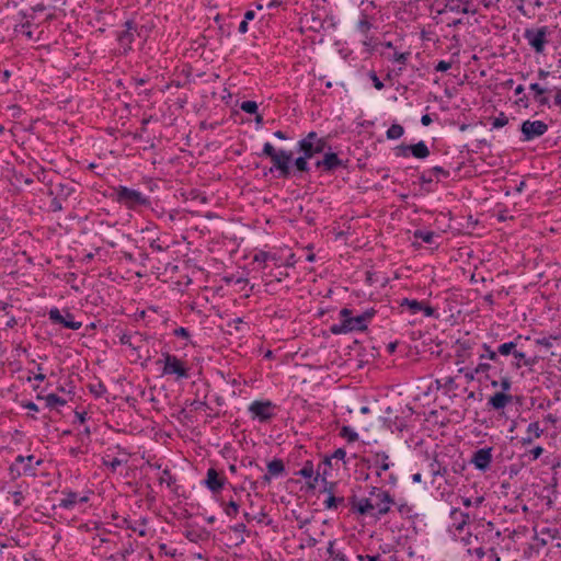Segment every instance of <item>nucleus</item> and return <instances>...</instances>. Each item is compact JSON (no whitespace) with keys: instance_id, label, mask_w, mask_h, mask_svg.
I'll list each match as a JSON object with an SVG mask.
<instances>
[{"instance_id":"nucleus-1","label":"nucleus","mask_w":561,"mask_h":561,"mask_svg":"<svg viewBox=\"0 0 561 561\" xmlns=\"http://www.w3.org/2000/svg\"><path fill=\"white\" fill-rule=\"evenodd\" d=\"M340 322L330 327V332L334 335L347 334L355 331H365L368 323L376 314L374 308L365 310L362 314L353 316V311L348 308L340 310Z\"/></svg>"},{"instance_id":"nucleus-2","label":"nucleus","mask_w":561,"mask_h":561,"mask_svg":"<svg viewBox=\"0 0 561 561\" xmlns=\"http://www.w3.org/2000/svg\"><path fill=\"white\" fill-rule=\"evenodd\" d=\"M261 156L271 158L273 168L279 172L278 178L288 179L291 175L293 151L285 149L277 151L271 142H265Z\"/></svg>"},{"instance_id":"nucleus-3","label":"nucleus","mask_w":561,"mask_h":561,"mask_svg":"<svg viewBox=\"0 0 561 561\" xmlns=\"http://www.w3.org/2000/svg\"><path fill=\"white\" fill-rule=\"evenodd\" d=\"M115 201L131 210L149 207L151 204L149 197L140 191L123 185L115 188Z\"/></svg>"},{"instance_id":"nucleus-4","label":"nucleus","mask_w":561,"mask_h":561,"mask_svg":"<svg viewBox=\"0 0 561 561\" xmlns=\"http://www.w3.org/2000/svg\"><path fill=\"white\" fill-rule=\"evenodd\" d=\"M157 364H163L162 375H174L176 379H187L190 377L188 368L185 363L168 352L162 353V358L157 360Z\"/></svg>"},{"instance_id":"nucleus-5","label":"nucleus","mask_w":561,"mask_h":561,"mask_svg":"<svg viewBox=\"0 0 561 561\" xmlns=\"http://www.w3.org/2000/svg\"><path fill=\"white\" fill-rule=\"evenodd\" d=\"M368 469H374L377 478H381L382 472L390 470L394 463L390 455L385 450L371 451L363 459Z\"/></svg>"},{"instance_id":"nucleus-6","label":"nucleus","mask_w":561,"mask_h":561,"mask_svg":"<svg viewBox=\"0 0 561 561\" xmlns=\"http://www.w3.org/2000/svg\"><path fill=\"white\" fill-rule=\"evenodd\" d=\"M368 494L369 496H374L376 499V513L374 514L376 517L387 515L391 510V505L394 504V499L391 496V494L379 486H370Z\"/></svg>"},{"instance_id":"nucleus-7","label":"nucleus","mask_w":561,"mask_h":561,"mask_svg":"<svg viewBox=\"0 0 561 561\" xmlns=\"http://www.w3.org/2000/svg\"><path fill=\"white\" fill-rule=\"evenodd\" d=\"M548 35L549 30L547 26H541L538 28H526L524 31V38L537 54H542L545 51L546 45L548 43Z\"/></svg>"},{"instance_id":"nucleus-8","label":"nucleus","mask_w":561,"mask_h":561,"mask_svg":"<svg viewBox=\"0 0 561 561\" xmlns=\"http://www.w3.org/2000/svg\"><path fill=\"white\" fill-rule=\"evenodd\" d=\"M48 318L54 324H60L66 329L79 330L82 327V322L76 321L75 316L68 309L60 311L56 307L51 308L48 311Z\"/></svg>"},{"instance_id":"nucleus-9","label":"nucleus","mask_w":561,"mask_h":561,"mask_svg":"<svg viewBox=\"0 0 561 561\" xmlns=\"http://www.w3.org/2000/svg\"><path fill=\"white\" fill-rule=\"evenodd\" d=\"M274 408L275 405L268 400H255L249 405V413L253 420L265 423L274 416Z\"/></svg>"},{"instance_id":"nucleus-10","label":"nucleus","mask_w":561,"mask_h":561,"mask_svg":"<svg viewBox=\"0 0 561 561\" xmlns=\"http://www.w3.org/2000/svg\"><path fill=\"white\" fill-rule=\"evenodd\" d=\"M548 130V125L542 121H525L520 126L522 141H531L545 135Z\"/></svg>"},{"instance_id":"nucleus-11","label":"nucleus","mask_w":561,"mask_h":561,"mask_svg":"<svg viewBox=\"0 0 561 561\" xmlns=\"http://www.w3.org/2000/svg\"><path fill=\"white\" fill-rule=\"evenodd\" d=\"M492 448L485 447L476 450L471 457V463L480 471H486L492 462Z\"/></svg>"},{"instance_id":"nucleus-12","label":"nucleus","mask_w":561,"mask_h":561,"mask_svg":"<svg viewBox=\"0 0 561 561\" xmlns=\"http://www.w3.org/2000/svg\"><path fill=\"white\" fill-rule=\"evenodd\" d=\"M449 517L451 519V524L448 530L454 536H456L457 533H461L465 526L470 522V515L456 507L450 511Z\"/></svg>"},{"instance_id":"nucleus-13","label":"nucleus","mask_w":561,"mask_h":561,"mask_svg":"<svg viewBox=\"0 0 561 561\" xmlns=\"http://www.w3.org/2000/svg\"><path fill=\"white\" fill-rule=\"evenodd\" d=\"M314 165L317 169H322L325 172H333L339 168L345 167L336 153L327 150L323 159L318 160Z\"/></svg>"},{"instance_id":"nucleus-14","label":"nucleus","mask_w":561,"mask_h":561,"mask_svg":"<svg viewBox=\"0 0 561 561\" xmlns=\"http://www.w3.org/2000/svg\"><path fill=\"white\" fill-rule=\"evenodd\" d=\"M297 148L299 151L306 154V158H313L318 153L325 152V150H331V146L328 140L317 141L312 145L308 142L298 141Z\"/></svg>"},{"instance_id":"nucleus-15","label":"nucleus","mask_w":561,"mask_h":561,"mask_svg":"<svg viewBox=\"0 0 561 561\" xmlns=\"http://www.w3.org/2000/svg\"><path fill=\"white\" fill-rule=\"evenodd\" d=\"M350 504L352 511L362 516L375 514L373 513L375 511V503H373L369 497L357 499L356 496H352Z\"/></svg>"},{"instance_id":"nucleus-16","label":"nucleus","mask_w":561,"mask_h":561,"mask_svg":"<svg viewBox=\"0 0 561 561\" xmlns=\"http://www.w3.org/2000/svg\"><path fill=\"white\" fill-rule=\"evenodd\" d=\"M226 482V478L221 477L214 468H209L206 473L205 485L213 493L219 492Z\"/></svg>"},{"instance_id":"nucleus-17","label":"nucleus","mask_w":561,"mask_h":561,"mask_svg":"<svg viewBox=\"0 0 561 561\" xmlns=\"http://www.w3.org/2000/svg\"><path fill=\"white\" fill-rule=\"evenodd\" d=\"M42 463V460H36L35 465L33 461H25L24 466L18 467L16 463H12L10 467V473L13 478H19L21 476H36V468Z\"/></svg>"},{"instance_id":"nucleus-18","label":"nucleus","mask_w":561,"mask_h":561,"mask_svg":"<svg viewBox=\"0 0 561 561\" xmlns=\"http://www.w3.org/2000/svg\"><path fill=\"white\" fill-rule=\"evenodd\" d=\"M523 340L524 337L522 335H517L513 341L502 343L496 348L497 356H514V353H516L517 348L523 346Z\"/></svg>"},{"instance_id":"nucleus-19","label":"nucleus","mask_w":561,"mask_h":561,"mask_svg":"<svg viewBox=\"0 0 561 561\" xmlns=\"http://www.w3.org/2000/svg\"><path fill=\"white\" fill-rule=\"evenodd\" d=\"M538 363L537 356H527L524 352L517 348L516 353H514V360L512 362V367L515 369H519L523 366L533 367Z\"/></svg>"},{"instance_id":"nucleus-20","label":"nucleus","mask_w":561,"mask_h":561,"mask_svg":"<svg viewBox=\"0 0 561 561\" xmlns=\"http://www.w3.org/2000/svg\"><path fill=\"white\" fill-rule=\"evenodd\" d=\"M512 394L505 392H495L492 397L489 398L488 405L499 411L503 410L507 404L512 402Z\"/></svg>"},{"instance_id":"nucleus-21","label":"nucleus","mask_w":561,"mask_h":561,"mask_svg":"<svg viewBox=\"0 0 561 561\" xmlns=\"http://www.w3.org/2000/svg\"><path fill=\"white\" fill-rule=\"evenodd\" d=\"M65 497L59 501L58 506L65 510H71L78 503V494L70 490H64L61 492Z\"/></svg>"},{"instance_id":"nucleus-22","label":"nucleus","mask_w":561,"mask_h":561,"mask_svg":"<svg viewBox=\"0 0 561 561\" xmlns=\"http://www.w3.org/2000/svg\"><path fill=\"white\" fill-rule=\"evenodd\" d=\"M267 473L274 478H278L285 474V465L282 459L275 458L267 463Z\"/></svg>"},{"instance_id":"nucleus-23","label":"nucleus","mask_w":561,"mask_h":561,"mask_svg":"<svg viewBox=\"0 0 561 561\" xmlns=\"http://www.w3.org/2000/svg\"><path fill=\"white\" fill-rule=\"evenodd\" d=\"M409 148L411 149V154L414 158L425 159L430 156V149L423 140L419 141L417 144L410 145Z\"/></svg>"},{"instance_id":"nucleus-24","label":"nucleus","mask_w":561,"mask_h":561,"mask_svg":"<svg viewBox=\"0 0 561 561\" xmlns=\"http://www.w3.org/2000/svg\"><path fill=\"white\" fill-rule=\"evenodd\" d=\"M529 89L535 92V100L539 105L545 106L549 104V99L545 96L547 92L545 88L540 87L538 83H531Z\"/></svg>"},{"instance_id":"nucleus-25","label":"nucleus","mask_w":561,"mask_h":561,"mask_svg":"<svg viewBox=\"0 0 561 561\" xmlns=\"http://www.w3.org/2000/svg\"><path fill=\"white\" fill-rule=\"evenodd\" d=\"M435 388L438 390L440 388L445 389L446 391H453L458 388V385L455 381L454 377H445L442 379H436L434 381Z\"/></svg>"},{"instance_id":"nucleus-26","label":"nucleus","mask_w":561,"mask_h":561,"mask_svg":"<svg viewBox=\"0 0 561 561\" xmlns=\"http://www.w3.org/2000/svg\"><path fill=\"white\" fill-rule=\"evenodd\" d=\"M472 4V0H446L445 10L460 13L461 7Z\"/></svg>"},{"instance_id":"nucleus-27","label":"nucleus","mask_w":561,"mask_h":561,"mask_svg":"<svg viewBox=\"0 0 561 561\" xmlns=\"http://www.w3.org/2000/svg\"><path fill=\"white\" fill-rule=\"evenodd\" d=\"M340 436L347 440V443H355L358 440V433L348 425H343L340 430Z\"/></svg>"},{"instance_id":"nucleus-28","label":"nucleus","mask_w":561,"mask_h":561,"mask_svg":"<svg viewBox=\"0 0 561 561\" xmlns=\"http://www.w3.org/2000/svg\"><path fill=\"white\" fill-rule=\"evenodd\" d=\"M400 306L401 307H408V309L410 310L411 314H416L423 308V301H419V300H415V299L403 298L401 300V302H400Z\"/></svg>"},{"instance_id":"nucleus-29","label":"nucleus","mask_w":561,"mask_h":561,"mask_svg":"<svg viewBox=\"0 0 561 561\" xmlns=\"http://www.w3.org/2000/svg\"><path fill=\"white\" fill-rule=\"evenodd\" d=\"M373 24L369 22L367 14L363 13L362 19L356 24V30L364 36L368 37Z\"/></svg>"},{"instance_id":"nucleus-30","label":"nucleus","mask_w":561,"mask_h":561,"mask_svg":"<svg viewBox=\"0 0 561 561\" xmlns=\"http://www.w3.org/2000/svg\"><path fill=\"white\" fill-rule=\"evenodd\" d=\"M345 499L343 496H327V500L323 502L325 510H337L340 506L344 505Z\"/></svg>"},{"instance_id":"nucleus-31","label":"nucleus","mask_w":561,"mask_h":561,"mask_svg":"<svg viewBox=\"0 0 561 561\" xmlns=\"http://www.w3.org/2000/svg\"><path fill=\"white\" fill-rule=\"evenodd\" d=\"M327 470L324 469L321 478V482L323 484V489L320 491L321 493H325L328 496L335 495L336 482L327 480Z\"/></svg>"},{"instance_id":"nucleus-32","label":"nucleus","mask_w":561,"mask_h":561,"mask_svg":"<svg viewBox=\"0 0 561 561\" xmlns=\"http://www.w3.org/2000/svg\"><path fill=\"white\" fill-rule=\"evenodd\" d=\"M430 469L432 476L435 477H445L447 474V468L445 466H442V463L434 458L430 463Z\"/></svg>"},{"instance_id":"nucleus-33","label":"nucleus","mask_w":561,"mask_h":561,"mask_svg":"<svg viewBox=\"0 0 561 561\" xmlns=\"http://www.w3.org/2000/svg\"><path fill=\"white\" fill-rule=\"evenodd\" d=\"M438 236L433 232V231H427V230H416L414 232V238L415 239H420L422 240L423 242L425 243H428V244H432L434 243V240L437 238Z\"/></svg>"},{"instance_id":"nucleus-34","label":"nucleus","mask_w":561,"mask_h":561,"mask_svg":"<svg viewBox=\"0 0 561 561\" xmlns=\"http://www.w3.org/2000/svg\"><path fill=\"white\" fill-rule=\"evenodd\" d=\"M221 506L226 515L229 517H234L239 514L240 505L233 500L229 501L228 503L221 502Z\"/></svg>"},{"instance_id":"nucleus-35","label":"nucleus","mask_w":561,"mask_h":561,"mask_svg":"<svg viewBox=\"0 0 561 561\" xmlns=\"http://www.w3.org/2000/svg\"><path fill=\"white\" fill-rule=\"evenodd\" d=\"M404 134V128L400 125V124H392L387 133H386V136L388 139H399L400 137H402Z\"/></svg>"},{"instance_id":"nucleus-36","label":"nucleus","mask_w":561,"mask_h":561,"mask_svg":"<svg viewBox=\"0 0 561 561\" xmlns=\"http://www.w3.org/2000/svg\"><path fill=\"white\" fill-rule=\"evenodd\" d=\"M483 353L479 355V358L482 359H490L494 363L499 360L497 352L496 350H492L490 345L486 343L482 344Z\"/></svg>"},{"instance_id":"nucleus-37","label":"nucleus","mask_w":561,"mask_h":561,"mask_svg":"<svg viewBox=\"0 0 561 561\" xmlns=\"http://www.w3.org/2000/svg\"><path fill=\"white\" fill-rule=\"evenodd\" d=\"M45 400H46L47 407H49V408H55L57 405L62 407L67 403L66 399H64L55 393L47 394Z\"/></svg>"},{"instance_id":"nucleus-38","label":"nucleus","mask_w":561,"mask_h":561,"mask_svg":"<svg viewBox=\"0 0 561 561\" xmlns=\"http://www.w3.org/2000/svg\"><path fill=\"white\" fill-rule=\"evenodd\" d=\"M302 478L311 479L314 474L313 463L308 460L305 462L304 467L296 473Z\"/></svg>"},{"instance_id":"nucleus-39","label":"nucleus","mask_w":561,"mask_h":561,"mask_svg":"<svg viewBox=\"0 0 561 561\" xmlns=\"http://www.w3.org/2000/svg\"><path fill=\"white\" fill-rule=\"evenodd\" d=\"M427 173L432 176L436 178L437 181H439L440 178L447 179L450 175V172L442 167H433L432 169L427 170Z\"/></svg>"},{"instance_id":"nucleus-40","label":"nucleus","mask_w":561,"mask_h":561,"mask_svg":"<svg viewBox=\"0 0 561 561\" xmlns=\"http://www.w3.org/2000/svg\"><path fill=\"white\" fill-rule=\"evenodd\" d=\"M309 159L310 158H306L305 153H302L301 157H298L294 161V165H295L296 170L299 172H308L310 170L309 164H308Z\"/></svg>"},{"instance_id":"nucleus-41","label":"nucleus","mask_w":561,"mask_h":561,"mask_svg":"<svg viewBox=\"0 0 561 561\" xmlns=\"http://www.w3.org/2000/svg\"><path fill=\"white\" fill-rule=\"evenodd\" d=\"M175 481L176 480H175L174 476L171 473V470L169 468H165L162 470V474L159 478V482L161 484L167 483L168 486H172L175 483Z\"/></svg>"},{"instance_id":"nucleus-42","label":"nucleus","mask_w":561,"mask_h":561,"mask_svg":"<svg viewBox=\"0 0 561 561\" xmlns=\"http://www.w3.org/2000/svg\"><path fill=\"white\" fill-rule=\"evenodd\" d=\"M527 433L530 435L528 438V442L533 439V437L538 438L540 437L542 430L539 426L538 422H533L528 424Z\"/></svg>"},{"instance_id":"nucleus-43","label":"nucleus","mask_w":561,"mask_h":561,"mask_svg":"<svg viewBox=\"0 0 561 561\" xmlns=\"http://www.w3.org/2000/svg\"><path fill=\"white\" fill-rule=\"evenodd\" d=\"M122 46H127L130 49V45L134 42V34L131 32H122L117 37Z\"/></svg>"},{"instance_id":"nucleus-44","label":"nucleus","mask_w":561,"mask_h":561,"mask_svg":"<svg viewBox=\"0 0 561 561\" xmlns=\"http://www.w3.org/2000/svg\"><path fill=\"white\" fill-rule=\"evenodd\" d=\"M240 108L248 114H256L257 104L254 101H243L240 104Z\"/></svg>"},{"instance_id":"nucleus-45","label":"nucleus","mask_w":561,"mask_h":561,"mask_svg":"<svg viewBox=\"0 0 561 561\" xmlns=\"http://www.w3.org/2000/svg\"><path fill=\"white\" fill-rule=\"evenodd\" d=\"M124 462V460L116 457L112 459L103 458V465L110 468L113 472H115L116 469L121 467Z\"/></svg>"},{"instance_id":"nucleus-46","label":"nucleus","mask_w":561,"mask_h":561,"mask_svg":"<svg viewBox=\"0 0 561 561\" xmlns=\"http://www.w3.org/2000/svg\"><path fill=\"white\" fill-rule=\"evenodd\" d=\"M508 123V117L501 112L492 122L493 128H502Z\"/></svg>"},{"instance_id":"nucleus-47","label":"nucleus","mask_w":561,"mask_h":561,"mask_svg":"<svg viewBox=\"0 0 561 561\" xmlns=\"http://www.w3.org/2000/svg\"><path fill=\"white\" fill-rule=\"evenodd\" d=\"M483 501H484L483 496H478L474 500H471L470 497L461 499V502H462L463 506H466V507H470V506L480 507V505L483 503Z\"/></svg>"},{"instance_id":"nucleus-48","label":"nucleus","mask_w":561,"mask_h":561,"mask_svg":"<svg viewBox=\"0 0 561 561\" xmlns=\"http://www.w3.org/2000/svg\"><path fill=\"white\" fill-rule=\"evenodd\" d=\"M323 140H327V138L319 137L316 131H310L307 134V136L305 138L300 139L299 141H304V142H308L309 145H312L317 141H323Z\"/></svg>"},{"instance_id":"nucleus-49","label":"nucleus","mask_w":561,"mask_h":561,"mask_svg":"<svg viewBox=\"0 0 561 561\" xmlns=\"http://www.w3.org/2000/svg\"><path fill=\"white\" fill-rule=\"evenodd\" d=\"M557 340H559V336H558V335H551V336H549V337H541V339H537V340H536V343H537L538 345H542V346H545L546 348H550V347H552V345H553V341H557Z\"/></svg>"},{"instance_id":"nucleus-50","label":"nucleus","mask_w":561,"mask_h":561,"mask_svg":"<svg viewBox=\"0 0 561 561\" xmlns=\"http://www.w3.org/2000/svg\"><path fill=\"white\" fill-rule=\"evenodd\" d=\"M90 391L100 398L106 393V387L102 382H98L96 385H90Z\"/></svg>"},{"instance_id":"nucleus-51","label":"nucleus","mask_w":561,"mask_h":561,"mask_svg":"<svg viewBox=\"0 0 561 561\" xmlns=\"http://www.w3.org/2000/svg\"><path fill=\"white\" fill-rule=\"evenodd\" d=\"M410 145L401 144L396 147V156L397 157H408L409 153H411V149L409 148Z\"/></svg>"},{"instance_id":"nucleus-52","label":"nucleus","mask_w":561,"mask_h":561,"mask_svg":"<svg viewBox=\"0 0 561 561\" xmlns=\"http://www.w3.org/2000/svg\"><path fill=\"white\" fill-rule=\"evenodd\" d=\"M150 249L154 252H164L168 250V245H162L160 242H159V239H153L150 241V244H149Z\"/></svg>"},{"instance_id":"nucleus-53","label":"nucleus","mask_w":561,"mask_h":561,"mask_svg":"<svg viewBox=\"0 0 561 561\" xmlns=\"http://www.w3.org/2000/svg\"><path fill=\"white\" fill-rule=\"evenodd\" d=\"M459 373L463 374L465 378L467 379L468 382H471L474 380V377L476 375H478V373H474V368L473 369H469V368H460L459 369Z\"/></svg>"},{"instance_id":"nucleus-54","label":"nucleus","mask_w":561,"mask_h":561,"mask_svg":"<svg viewBox=\"0 0 561 561\" xmlns=\"http://www.w3.org/2000/svg\"><path fill=\"white\" fill-rule=\"evenodd\" d=\"M398 476L396 473L390 472L388 474L387 480H385L383 484L389 485L390 488H396L398 484Z\"/></svg>"},{"instance_id":"nucleus-55","label":"nucleus","mask_w":561,"mask_h":561,"mask_svg":"<svg viewBox=\"0 0 561 561\" xmlns=\"http://www.w3.org/2000/svg\"><path fill=\"white\" fill-rule=\"evenodd\" d=\"M369 78L370 80L373 81V84L374 87L377 89V90H382L383 89V83L379 80V78L377 77L376 72L375 71H370L369 72Z\"/></svg>"},{"instance_id":"nucleus-56","label":"nucleus","mask_w":561,"mask_h":561,"mask_svg":"<svg viewBox=\"0 0 561 561\" xmlns=\"http://www.w3.org/2000/svg\"><path fill=\"white\" fill-rule=\"evenodd\" d=\"M467 552L469 554H474L479 560L483 559L485 556V550L483 547H478L474 549H468Z\"/></svg>"},{"instance_id":"nucleus-57","label":"nucleus","mask_w":561,"mask_h":561,"mask_svg":"<svg viewBox=\"0 0 561 561\" xmlns=\"http://www.w3.org/2000/svg\"><path fill=\"white\" fill-rule=\"evenodd\" d=\"M477 540H478V537L473 536L471 533H468L466 536L461 537V539H460V541L465 546H471Z\"/></svg>"},{"instance_id":"nucleus-58","label":"nucleus","mask_w":561,"mask_h":561,"mask_svg":"<svg viewBox=\"0 0 561 561\" xmlns=\"http://www.w3.org/2000/svg\"><path fill=\"white\" fill-rule=\"evenodd\" d=\"M450 68H451V64L448 61H445V60L438 61L437 65L435 66V70L439 71V72H445Z\"/></svg>"},{"instance_id":"nucleus-59","label":"nucleus","mask_w":561,"mask_h":561,"mask_svg":"<svg viewBox=\"0 0 561 561\" xmlns=\"http://www.w3.org/2000/svg\"><path fill=\"white\" fill-rule=\"evenodd\" d=\"M500 387L502 388V392H505V391H508L511 390L512 388V381L510 379V377L505 376V377H502L501 381H500Z\"/></svg>"},{"instance_id":"nucleus-60","label":"nucleus","mask_w":561,"mask_h":561,"mask_svg":"<svg viewBox=\"0 0 561 561\" xmlns=\"http://www.w3.org/2000/svg\"><path fill=\"white\" fill-rule=\"evenodd\" d=\"M34 459H35V457H34L33 455H30V456H26V457H24V456H22V455H19V456L15 458V460H14V462H13V463H16V466H18V467H20L21 465H23V466H24V462H25V461H33Z\"/></svg>"},{"instance_id":"nucleus-61","label":"nucleus","mask_w":561,"mask_h":561,"mask_svg":"<svg viewBox=\"0 0 561 561\" xmlns=\"http://www.w3.org/2000/svg\"><path fill=\"white\" fill-rule=\"evenodd\" d=\"M419 180L422 185H428L433 182V176L426 171L420 175Z\"/></svg>"},{"instance_id":"nucleus-62","label":"nucleus","mask_w":561,"mask_h":561,"mask_svg":"<svg viewBox=\"0 0 561 561\" xmlns=\"http://www.w3.org/2000/svg\"><path fill=\"white\" fill-rule=\"evenodd\" d=\"M174 335L178 337L188 339L190 332L186 328L180 327L174 330Z\"/></svg>"},{"instance_id":"nucleus-63","label":"nucleus","mask_w":561,"mask_h":561,"mask_svg":"<svg viewBox=\"0 0 561 561\" xmlns=\"http://www.w3.org/2000/svg\"><path fill=\"white\" fill-rule=\"evenodd\" d=\"M131 339L133 336L128 333H123L121 336H119V342L123 344V345H128L130 347H134V344L131 342Z\"/></svg>"},{"instance_id":"nucleus-64","label":"nucleus","mask_w":561,"mask_h":561,"mask_svg":"<svg viewBox=\"0 0 561 561\" xmlns=\"http://www.w3.org/2000/svg\"><path fill=\"white\" fill-rule=\"evenodd\" d=\"M491 369V365L489 363H480L476 368L474 373L484 374Z\"/></svg>"}]
</instances>
